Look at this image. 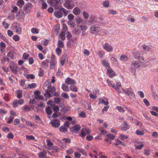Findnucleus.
I'll list each match as a JSON object with an SVG mask.
<instances>
[{"instance_id": "nucleus-1", "label": "nucleus", "mask_w": 158, "mask_h": 158, "mask_svg": "<svg viewBox=\"0 0 158 158\" xmlns=\"http://www.w3.org/2000/svg\"><path fill=\"white\" fill-rule=\"evenodd\" d=\"M56 89L54 87H52L51 85H49L47 86V89L45 90L46 93L44 94L45 97L49 98L52 96V94L49 93L51 92L54 96H57L58 93H56L55 91Z\"/></svg>"}, {"instance_id": "nucleus-2", "label": "nucleus", "mask_w": 158, "mask_h": 158, "mask_svg": "<svg viewBox=\"0 0 158 158\" xmlns=\"http://www.w3.org/2000/svg\"><path fill=\"white\" fill-rule=\"evenodd\" d=\"M86 29L87 27L85 26L78 24L77 27L75 28L74 32L75 34L79 35L81 32H84Z\"/></svg>"}, {"instance_id": "nucleus-3", "label": "nucleus", "mask_w": 158, "mask_h": 158, "mask_svg": "<svg viewBox=\"0 0 158 158\" xmlns=\"http://www.w3.org/2000/svg\"><path fill=\"white\" fill-rule=\"evenodd\" d=\"M47 2L54 7L55 9H58L61 5L60 0H48Z\"/></svg>"}, {"instance_id": "nucleus-4", "label": "nucleus", "mask_w": 158, "mask_h": 158, "mask_svg": "<svg viewBox=\"0 0 158 158\" xmlns=\"http://www.w3.org/2000/svg\"><path fill=\"white\" fill-rule=\"evenodd\" d=\"M64 6L68 9H72L74 6L73 0H66Z\"/></svg>"}, {"instance_id": "nucleus-5", "label": "nucleus", "mask_w": 158, "mask_h": 158, "mask_svg": "<svg viewBox=\"0 0 158 158\" xmlns=\"http://www.w3.org/2000/svg\"><path fill=\"white\" fill-rule=\"evenodd\" d=\"M100 30V28L97 25H93L90 28V32L93 34H96Z\"/></svg>"}, {"instance_id": "nucleus-6", "label": "nucleus", "mask_w": 158, "mask_h": 158, "mask_svg": "<svg viewBox=\"0 0 158 158\" xmlns=\"http://www.w3.org/2000/svg\"><path fill=\"white\" fill-rule=\"evenodd\" d=\"M10 67L11 70L13 73L15 74L17 73L18 67L16 64H14L13 62L11 63Z\"/></svg>"}, {"instance_id": "nucleus-7", "label": "nucleus", "mask_w": 158, "mask_h": 158, "mask_svg": "<svg viewBox=\"0 0 158 158\" xmlns=\"http://www.w3.org/2000/svg\"><path fill=\"white\" fill-rule=\"evenodd\" d=\"M55 9L56 10V11L54 13L55 16L57 18H61L63 15L62 13L61 12L60 8H58V9Z\"/></svg>"}, {"instance_id": "nucleus-8", "label": "nucleus", "mask_w": 158, "mask_h": 158, "mask_svg": "<svg viewBox=\"0 0 158 158\" xmlns=\"http://www.w3.org/2000/svg\"><path fill=\"white\" fill-rule=\"evenodd\" d=\"M52 126L55 127H58L60 125V121L59 119H56L51 122Z\"/></svg>"}, {"instance_id": "nucleus-9", "label": "nucleus", "mask_w": 158, "mask_h": 158, "mask_svg": "<svg viewBox=\"0 0 158 158\" xmlns=\"http://www.w3.org/2000/svg\"><path fill=\"white\" fill-rule=\"evenodd\" d=\"M65 83L68 85H76V82L73 79L68 77L65 81Z\"/></svg>"}, {"instance_id": "nucleus-10", "label": "nucleus", "mask_w": 158, "mask_h": 158, "mask_svg": "<svg viewBox=\"0 0 158 158\" xmlns=\"http://www.w3.org/2000/svg\"><path fill=\"white\" fill-rule=\"evenodd\" d=\"M80 135L81 137H84L87 135L89 134L90 133V131L89 129H83L81 131Z\"/></svg>"}, {"instance_id": "nucleus-11", "label": "nucleus", "mask_w": 158, "mask_h": 158, "mask_svg": "<svg viewBox=\"0 0 158 158\" xmlns=\"http://www.w3.org/2000/svg\"><path fill=\"white\" fill-rule=\"evenodd\" d=\"M81 129L80 125L78 124H76L74 126L70 128V130L71 131H77Z\"/></svg>"}, {"instance_id": "nucleus-12", "label": "nucleus", "mask_w": 158, "mask_h": 158, "mask_svg": "<svg viewBox=\"0 0 158 158\" xmlns=\"http://www.w3.org/2000/svg\"><path fill=\"white\" fill-rule=\"evenodd\" d=\"M108 52H110L113 50V48L108 43L106 44L103 47Z\"/></svg>"}, {"instance_id": "nucleus-13", "label": "nucleus", "mask_w": 158, "mask_h": 158, "mask_svg": "<svg viewBox=\"0 0 158 158\" xmlns=\"http://www.w3.org/2000/svg\"><path fill=\"white\" fill-rule=\"evenodd\" d=\"M107 73L110 77H112L115 76V74L110 68L108 69Z\"/></svg>"}, {"instance_id": "nucleus-14", "label": "nucleus", "mask_w": 158, "mask_h": 158, "mask_svg": "<svg viewBox=\"0 0 158 158\" xmlns=\"http://www.w3.org/2000/svg\"><path fill=\"white\" fill-rule=\"evenodd\" d=\"M139 67V65L136 61H134L131 65V69L132 70H135L136 68Z\"/></svg>"}, {"instance_id": "nucleus-15", "label": "nucleus", "mask_w": 158, "mask_h": 158, "mask_svg": "<svg viewBox=\"0 0 158 158\" xmlns=\"http://www.w3.org/2000/svg\"><path fill=\"white\" fill-rule=\"evenodd\" d=\"M124 93H125L127 94L129 96H131V97L133 98H135V94L133 93V92L132 91V90L130 89V90H129V89H127V91L124 92Z\"/></svg>"}, {"instance_id": "nucleus-16", "label": "nucleus", "mask_w": 158, "mask_h": 158, "mask_svg": "<svg viewBox=\"0 0 158 158\" xmlns=\"http://www.w3.org/2000/svg\"><path fill=\"white\" fill-rule=\"evenodd\" d=\"M47 155V152L46 151H43L40 152L39 153V157L40 158H46V156Z\"/></svg>"}, {"instance_id": "nucleus-17", "label": "nucleus", "mask_w": 158, "mask_h": 158, "mask_svg": "<svg viewBox=\"0 0 158 158\" xmlns=\"http://www.w3.org/2000/svg\"><path fill=\"white\" fill-rule=\"evenodd\" d=\"M61 88L65 92H69V91L68 86L65 84H62Z\"/></svg>"}, {"instance_id": "nucleus-18", "label": "nucleus", "mask_w": 158, "mask_h": 158, "mask_svg": "<svg viewBox=\"0 0 158 158\" xmlns=\"http://www.w3.org/2000/svg\"><path fill=\"white\" fill-rule=\"evenodd\" d=\"M45 111L47 114L48 115H51L52 114V110L51 108L49 107L48 106V107H46L45 108Z\"/></svg>"}, {"instance_id": "nucleus-19", "label": "nucleus", "mask_w": 158, "mask_h": 158, "mask_svg": "<svg viewBox=\"0 0 158 158\" xmlns=\"http://www.w3.org/2000/svg\"><path fill=\"white\" fill-rule=\"evenodd\" d=\"M102 63L103 65L106 67V68L108 70V69H109L110 68L109 64L106 61L103 60L102 61Z\"/></svg>"}, {"instance_id": "nucleus-20", "label": "nucleus", "mask_w": 158, "mask_h": 158, "mask_svg": "<svg viewBox=\"0 0 158 158\" xmlns=\"http://www.w3.org/2000/svg\"><path fill=\"white\" fill-rule=\"evenodd\" d=\"M59 129L60 131L63 133H65L68 131L67 129L64 126H61L59 127Z\"/></svg>"}, {"instance_id": "nucleus-21", "label": "nucleus", "mask_w": 158, "mask_h": 158, "mask_svg": "<svg viewBox=\"0 0 158 158\" xmlns=\"http://www.w3.org/2000/svg\"><path fill=\"white\" fill-rule=\"evenodd\" d=\"M81 10L78 7H76L74 8L73 13L75 15H78L80 13Z\"/></svg>"}, {"instance_id": "nucleus-22", "label": "nucleus", "mask_w": 158, "mask_h": 158, "mask_svg": "<svg viewBox=\"0 0 158 158\" xmlns=\"http://www.w3.org/2000/svg\"><path fill=\"white\" fill-rule=\"evenodd\" d=\"M107 82L109 86L114 88L115 89H117V88H116L114 83H113V81H110L108 80H107Z\"/></svg>"}, {"instance_id": "nucleus-23", "label": "nucleus", "mask_w": 158, "mask_h": 158, "mask_svg": "<svg viewBox=\"0 0 158 158\" xmlns=\"http://www.w3.org/2000/svg\"><path fill=\"white\" fill-rule=\"evenodd\" d=\"M17 97L19 98H21L22 97V92L20 90H18L16 92Z\"/></svg>"}, {"instance_id": "nucleus-24", "label": "nucleus", "mask_w": 158, "mask_h": 158, "mask_svg": "<svg viewBox=\"0 0 158 158\" xmlns=\"http://www.w3.org/2000/svg\"><path fill=\"white\" fill-rule=\"evenodd\" d=\"M66 60V57L65 55H63L62 56L60 61V63L62 65H64L65 61Z\"/></svg>"}, {"instance_id": "nucleus-25", "label": "nucleus", "mask_w": 158, "mask_h": 158, "mask_svg": "<svg viewBox=\"0 0 158 158\" xmlns=\"http://www.w3.org/2000/svg\"><path fill=\"white\" fill-rule=\"evenodd\" d=\"M74 85H71L70 87V90L74 92H77V88L76 86Z\"/></svg>"}, {"instance_id": "nucleus-26", "label": "nucleus", "mask_w": 158, "mask_h": 158, "mask_svg": "<svg viewBox=\"0 0 158 158\" xmlns=\"http://www.w3.org/2000/svg\"><path fill=\"white\" fill-rule=\"evenodd\" d=\"M23 108L24 111L27 112L31 110V107L27 105L24 106Z\"/></svg>"}, {"instance_id": "nucleus-27", "label": "nucleus", "mask_w": 158, "mask_h": 158, "mask_svg": "<svg viewBox=\"0 0 158 158\" xmlns=\"http://www.w3.org/2000/svg\"><path fill=\"white\" fill-rule=\"evenodd\" d=\"M24 4V2L23 0H19L17 2V5L19 6H22Z\"/></svg>"}, {"instance_id": "nucleus-28", "label": "nucleus", "mask_w": 158, "mask_h": 158, "mask_svg": "<svg viewBox=\"0 0 158 158\" xmlns=\"http://www.w3.org/2000/svg\"><path fill=\"white\" fill-rule=\"evenodd\" d=\"M25 77L28 79H33L35 78V76L33 74L27 75Z\"/></svg>"}, {"instance_id": "nucleus-29", "label": "nucleus", "mask_w": 158, "mask_h": 158, "mask_svg": "<svg viewBox=\"0 0 158 158\" xmlns=\"http://www.w3.org/2000/svg\"><path fill=\"white\" fill-rule=\"evenodd\" d=\"M60 38L62 40H64L65 38V32L61 31L60 35Z\"/></svg>"}, {"instance_id": "nucleus-30", "label": "nucleus", "mask_w": 158, "mask_h": 158, "mask_svg": "<svg viewBox=\"0 0 158 158\" xmlns=\"http://www.w3.org/2000/svg\"><path fill=\"white\" fill-rule=\"evenodd\" d=\"M58 46L60 48H63L64 46V44L61 40H58L57 44Z\"/></svg>"}, {"instance_id": "nucleus-31", "label": "nucleus", "mask_w": 158, "mask_h": 158, "mask_svg": "<svg viewBox=\"0 0 158 158\" xmlns=\"http://www.w3.org/2000/svg\"><path fill=\"white\" fill-rule=\"evenodd\" d=\"M77 150L81 152L82 155H86L87 153L86 151L85 150H84L82 149H81L79 148H77Z\"/></svg>"}, {"instance_id": "nucleus-32", "label": "nucleus", "mask_w": 158, "mask_h": 158, "mask_svg": "<svg viewBox=\"0 0 158 158\" xmlns=\"http://www.w3.org/2000/svg\"><path fill=\"white\" fill-rule=\"evenodd\" d=\"M120 60L122 61H125L128 60V58L125 55H122L120 56Z\"/></svg>"}, {"instance_id": "nucleus-33", "label": "nucleus", "mask_w": 158, "mask_h": 158, "mask_svg": "<svg viewBox=\"0 0 158 158\" xmlns=\"http://www.w3.org/2000/svg\"><path fill=\"white\" fill-rule=\"evenodd\" d=\"M60 9L61 10V11L64 14V16H66L67 15L69 14V12L67 10L65 9L64 8H60Z\"/></svg>"}, {"instance_id": "nucleus-34", "label": "nucleus", "mask_w": 158, "mask_h": 158, "mask_svg": "<svg viewBox=\"0 0 158 158\" xmlns=\"http://www.w3.org/2000/svg\"><path fill=\"white\" fill-rule=\"evenodd\" d=\"M136 124L137 125H138L139 127L140 128L142 129H143V124L142 123L140 122L137 121L135 122Z\"/></svg>"}, {"instance_id": "nucleus-35", "label": "nucleus", "mask_w": 158, "mask_h": 158, "mask_svg": "<svg viewBox=\"0 0 158 158\" xmlns=\"http://www.w3.org/2000/svg\"><path fill=\"white\" fill-rule=\"evenodd\" d=\"M56 51L57 54L58 56H60L62 50L60 49L59 48H56Z\"/></svg>"}, {"instance_id": "nucleus-36", "label": "nucleus", "mask_w": 158, "mask_h": 158, "mask_svg": "<svg viewBox=\"0 0 158 158\" xmlns=\"http://www.w3.org/2000/svg\"><path fill=\"white\" fill-rule=\"evenodd\" d=\"M18 10V8L16 6H14L13 9L11 10V12L13 13H15L17 12Z\"/></svg>"}, {"instance_id": "nucleus-37", "label": "nucleus", "mask_w": 158, "mask_h": 158, "mask_svg": "<svg viewBox=\"0 0 158 158\" xmlns=\"http://www.w3.org/2000/svg\"><path fill=\"white\" fill-rule=\"evenodd\" d=\"M109 2L108 1H105L103 2V5L105 7H108L109 6Z\"/></svg>"}, {"instance_id": "nucleus-38", "label": "nucleus", "mask_w": 158, "mask_h": 158, "mask_svg": "<svg viewBox=\"0 0 158 158\" xmlns=\"http://www.w3.org/2000/svg\"><path fill=\"white\" fill-rule=\"evenodd\" d=\"M28 86L29 89H32L35 87L36 84L35 83H32L28 84Z\"/></svg>"}, {"instance_id": "nucleus-39", "label": "nucleus", "mask_w": 158, "mask_h": 158, "mask_svg": "<svg viewBox=\"0 0 158 158\" xmlns=\"http://www.w3.org/2000/svg\"><path fill=\"white\" fill-rule=\"evenodd\" d=\"M116 109L120 112H124L125 111L124 109L121 106H117Z\"/></svg>"}, {"instance_id": "nucleus-40", "label": "nucleus", "mask_w": 158, "mask_h": 158, "mask_svg": "<svg viewBox=\"0 0 158 158\" xmlns=\"http://www.w3.org/2000/svg\"><path fill=\"white\" fill-rule=\"evenodd\" d=\"M4 99L5 101H6L7 102L8 101L10 100L9 94H5L4 95Z\"/></svg>"}, {"instance_id": "nucleus-41", "label": "nucleus", "mask_w": 158, "mask_h": 158, "mask_svg": "<svg viewBox=\"0 0 158 158\" xmlns=\"http://www.w3.org/2000/svg\"><path fill=\"white\" fill-rule=\"evenodd\" d=\"M31 32L34 34H37L39 33L38 30L36 28H32L31 29Z\"/></svg>"}, {"instance_id": "nucleus-42", "label": "nucleus", "mask_w": 158, "mask_h": 158, "mask_svg": "<svg viewBox=\"0 0 158 158\" xmlns=\"http://www.w3.org/2000/svg\"><path fill=\"white\" fill-rule=\"evenodd\" d=\"M106 136L108 138L111 139H114L115 138V136L114 135L111 134H109L107 135Z\"/></svg>"}, {"instance_id": "nucleus-43", "label": "nucleus", "mask_w": 158, "mask_h": 158, "mask_svg": "<svg viewBox=\"0 0 158 158\" xmlns=\"http://www.w3.org/2000/svg\"><path fill=\"white\" fill-rule=\"evenodd\" d=\"M136 133L137 135H144V132L143 131L137 130L136 131Z\"/></svg>"}, {"instance_id": "nucleus-44", "label": "nucleus", "mask_w": 158, "mask_h": 158, "mask_svg": "<svg viewBox=\"0 0 158 158\" xmlns=\"http://www.w3.org/2000/svg\"><path fill=\"white\" fill-rule=\"evenodd\" d=\"M13 39L15 41H17L19 40L20 38L18 35H15L13 36Z\"/></svg>"}, {"instance_id": "nucleus-45", "label": "nucleus", "mask_w": 158, "mask_h": 158, "mask_svg": "<svg viewBox=\"0 0 158 158\" xmlns=\"http://www.w3.org/2000/svg\"><path fill=\"white\" fill-rule=\"evenodd\" d=\"M27 139L28 140H33L35 139V137L34 136L32 135H27L26 136Z\"/></svg>"}, {"instance_id": "nucleus-46", "label": "nucleus", "mask_w": 158, "mask_h": 158, "mask_svg": "<svg viewBox=\"0 0 158 158\" xmlns=\"http://www.w3.org/2000/svg\"><path fill=\"white\" fill-rule=\"evenodd\" d=\"M144 145L143 144H141L139 146H137L136 145H135L134 146L136 149L139 150L142 148L143 147Z\"/></svg>"}, {"instance_id": "nucleus-47", "label": "nucleus", "mask_w": 158, "mask_h": 158, "mask_svg": "<svg viewBox=\"0 0 158 158\" xmlns=\"http://www.w3.org/2000/svg\"><path fill=\"white\" fill-rule=\"evenodd\" d=\"M37 106L39 108H43L45 107V104L43 103V102H41L39 104H38L37 105Z\"/></svg>"}, {"instance_id": "nucleus-48", "label": "nucleus", "mask_w": 158, "mask_h": 158, "mask_svg": "<svg viewBox=\"0 0 158 158\" xmlns=\"http://www.w3.org/2000/svg\"><path fill=\"white\" fill-rule=\"evenodd\" d=\"M15 27L16 28V32L19 34H20L22 32L21 28L20 27H17V26H16Z\"/></svg>"}, {"instance_id": "nucleus-49", "label": "nucleus", "mask_w": 158, "mask_h": 158, "mask_svg": "<svg viewBox=\"0 0 158 158\" xmlns=\"http://www.w3.org/2000/svg\"><path fill=\"white\" fill-rule=\"evenodd\" d=\"M47 145L48 146H51L53 145V143H52L49 139H47L46 140Z\"/></svg>"}, {"instance_id": "nucleus-50", "label": "nucleus", "mask_w": 158, "mask_h": 158, "mask_svg": "<svg viewBox=\"0 0 158 158\" xmlns=\"http://www.w3.org/2000/svg\"><path fill=\"white\" fill-rule=\"evenodd\" d=\"M48 63V60H46L42 63V64L43 66H44V67H46L48 66L47 64Z\"/></svg>"}, {"instance_id": "nucleus-51", "label": "nucleus", "mask_w": 158, "mask_h": 158, "mask_svg": "<svg viewBox=\"0 0 158 158\" xmlns=\"http://www.w3.org/2000/svg\"><path fill=\"white\" fill-rule=\"evenodd\" d=\"M83 15L85 19H87L89 17L88 13L85 11L83 12Z\"/></svg>"}, {"instance_id": "nucleus-52", "label": "nucleus", "mask_w": 158, "mask_h": 158, "mask_svg": "<svg viewBox=\"0 0 158 158\" xmlns=\"http://www.w3.org/2000/svg\"><path fill=\"white\" fill-rule=\"evenodd\" d=\"M44 74V72L41 68L40 69V70L39 73V76L40 77H42Z\"/></svg>"}, {"instance_id": "nucleus-53", "label": "nucleus", "mask_w": 158, "mask_h": 158, "mask_svg": "<svg viewBox=\"0 0 158 158\" xmlns=\"http://www.w3.org/2000/svg\"><path fill=\"white\" fill-rule=\"evenodd\" d=\"M74 156L77 158H79L81 156V154L78 152H75L74 153Z\"/></svg>"}, {"instance_id": "nucleus-54", "label": "nucleus", "mask_w": 158, "mask_h": 158, "mask_svg": "<svg viewBox=\"0 0 158 158\" xmlns=\"http://www.w3.org/2000/svg\"><path fill=\"white\" fill-rule=\"evenodd\" d=\"M18 103L17 100H16L15 101H14L12 104L14 108H15L16 107H17L18 106Z\"/></svg>"}, {"instance_id": "nucleus-55", "label": "nucleus", "mask_w": 158, "mask_h": 158, "mask_svg": "<svg viewBox=\"0 0 158 158\" xmlns=\"http://www.w3.org/2000/svg\"><path fill=\"white\" fill-rule=\"evenodd\" d=\"M14 118L13 116H10L9 117V120L7 121V123L8 124H10L12 122L13 119H14Z\"/></svg>"}, {"instance_id": "nucleus-56", "label": "nucleus", "mask_w": 158, "mask_h": 158, "mask_svg": "<svg viewBox=\"0 0 158 158\" xmlns=\"http://www.w3.org/2000/svg\"><path fill=\"white\" fill-rule=\"evenodd\" d=\"M54 100V102L56 104L59 103L60 102V98H55Z\"/></svg>"}, {"instance_id": "nucleus-57", "label": "nucleus", "mask_w": 158, "mask_h": 158, "mask_svg": "<svg viewBox=\"0 0 158 158\" xmlns=\"http://www.w3.org/2000/svg\"><path fill=\"white\" fill-rule=\"evenodd\" d=\"M76 21L77 23V26L78 24H80L82 22V20L79 18H78L76 19Z\"/></svg>"}, {"instance_id": "nucleus-58", "label": "nucleus", "mask_w": 158, "mask_h": 158, "mask_svg": "<svg viewBox=\"0 0 158 158\" xmlns=\"http://www.w3.org/2000/svg\"><path fill=\"white\" fill-rule=\"evenodd\" d=\"M101 103H103L105 105H107L109 103L108 101H105L103 99H101V102H99L98 104H100Z\"/></svg>"}, {"instance_id": "nucleus-59", "label": "nucleus", "mask_w": 158, "mask_h": 158, "mask_svg": "<svg viewBox=\"0 0 158 158\" xmlns=\"http://www.w3.org/2000/svg\"><path fill=\"white\" fill-rule=\"evenodd\" d=\"M144 154L147 156H148L150 154V151L149 150H144Z\"/></svg>"}, {"instance_id": "nucleus-60", "label": "nucleus", "mask_w": 158, "mask_h": 158, "mask_svg": "<svg viewBox=\"0 0 158 158\" xmlns=\"http://www.w3.org/2000/svg\"><path fill=\"white\" fill-rule=\"evenodd\" d=\"M26 124L27 126H30L31 127H32L33 126H34L35 125L31 123L30 122H29L28 121H27L26 122Z\"/></svg>"}, {"instance_id": "nucleus-61", "label": "nucleus", "mask_w": 158, "mask_h": 158, "mask_svg": "<svg viewBox=\"0 0 158 158\" xmlns=\"http://www.w3.org/2000/svg\"><path fill=\"white\" fill-rule=\"evenodd\" d=\"M61 96L65 98L69 99V97L68 94L65 93H62L61 94Z\"/></svg>"}, {"instance_id": "nucleus-62", "label": "nucleus", "mask_w": 158, "mask_h": 158, "mask_svg": "<svg viewBox=\"0 0 158 158\" xmlns=\"http://www.w3.org/2000/svg\"><path fill=\"white\" fill-rule=\"evenodd\" d=\"M70 125V123L68 121H66L64 124V126L66 127H69Z\"/></svg>"}, {"instance_id": "nucleus-63", "label": "nucleus", "mask_w": 158, "mask_h": 158, "mask_svg": "<svg viewBox=\"0 0 158 158\" xmlns=\"http://www.w3.org/2000/svg\"><path fill=\"white\" fill-rule=\"evenodd\" d=\"M68 18L69 20H72L73 19L74 17L73 15L72 14H69L68 16Z\"/></svg>"}, {"instance_id": "nucleus-64", "label": "nucleus", "mask_w": 158, "mask_h": 158, "mask_svg": "<svg viewBox=\"0 0 158 158\" xmlns=\"http://www.w3.org/2000/svg\"><path fill=\"white\" fill-rule=\"evenodd\" d=\"M19 120L18 118H16L15 119L14 123V125H17L19 123Z\"/></svg>"}]
</instances>
